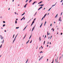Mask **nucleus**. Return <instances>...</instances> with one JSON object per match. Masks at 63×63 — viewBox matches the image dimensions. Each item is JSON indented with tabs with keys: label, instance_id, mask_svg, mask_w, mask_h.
Returning a JSON list of instances; mask_svg holds the SVG:
<instances>
[{
	"label": "nucleus",
	"instance_id": "nucleus-1",
	"mask_svg": "<svg viewBox=\"0 0 63 63\" xmlns=\"http://www.w3.org/2000/svg\"><path fill=\"white\" fill-rule=\"evenodd\" d=\"M0 37L1 39V40H3V39H4V38L2 37L1 35H0Z\"/></svg>",
	"mask_w": 63,
	"mask_h": 63
},
{
	"label": "nucleus",
	"instance_id": "nucleus-2",
	"mask_svg": "<svg viewBox=\"0 0 63 63\" xmlns=\"http://www.w3.org/2000/svg\"><path fill=\"white\" fill-rule=\"evenodd\" d=\"M61 17H60L59 19V21H61H61H62V20H61Z\"/></svg>",
	"mask_w": 63,
	"mask_h": 63
},
{
	"label": "nucleus",
	"instance_id": "nucleus-3",
	"mask_svg": "<svg viewBox=\"0 0 63 63\" xmlns=\"http://www.w3.org/2000/svg\"><path fill=\"white\" fill-rule=\"evenodd\" d=\"M16 37H15L14 40H13V43H12V44H13V43H14V42H15V40H16Z\"/></svg>",
	"mask_w": 63,
	"mask_h": 63
},
{
	"label": "nucleus",
	"instance_id": "nucleus-4",
	"mask_svg": "<svg viewBox=\"0 0 63 63\" xmlns=\"http://www.w3.org/2000/svg\"><path fill=\"white\" fill-rule=\"evenodd\" d=\"M34 22L32 21V23L31 25V26H32V25H33V23H34Z\"/></svg>",
	"mask_w": 63,
	"mask_h": 63
},
{
	"label": "nucleus",
	"instance_id": "nucleus-5",
	"mask_svg": "<svg viewBox=\"0 0 63 63\" xmlns=\"http://www.w3.org/2000/svg\"><path fill=\"white\" fill-rule=\"evenodd\" d=\"M41 37H40L39 38V40H40V41H41Z\"/></svg>",
	"mask_w": 63,
	"mask_h": 63
},
{
	"label": "nucleus",
	"instance_id": "nucleus-6",
	"mask_svg": "<svg viewBox=\"0 0 63 63\" xmlns=\"http://www.w3.org/2000/svg\"><path fill=\"white\" fill-rule=\"evenodd\" d=\"M43 2V1H42L38 3V4H41V3H42Z\"/></svg>",
	"mask_w": 63,
	"mask_h": 63
},
{
	"label": "nucleus",
	"instance_id": "nucleus-7",
	"mask_svg": "<svg viewBox=\"0 0 63 63\" xmlns=\"http://www.w3.org/2000/svg\"><path fill=\"white\" fill-rule=\"evenodd\" d=\"M42 25H43V23H42L41 25H40V28H41V27H42Z\"/></svg>",
	"mask_w": 63,
	"mask_h": 63
},
{
	"label": "nucleus",
	"instance_id": "nucleus-8",
	"mask_svg": "<svg viewBox=\"0 0 63 63\" xmlns=\"http://www.w3.org/2000/svg\"><path fill=\"white\" fill-rule=\"evenodd\" d=\"M27 26L25 27V28H24V29L23 30V31H24V30L25 29H26V27H27Z\"/></svg>",
	"mask_w": 63,
	"mask_h": 63
},
{
	"label": "nucleus",
	"instance_id": "nucleus-9",
	"mask_svg": "<svg viewBox=\"0 0 63 63\" xmlns=\"http://www.w3.org/2000/svg\"><path fill=\"white\" fill-rule=\"evenodd\" d=\"M34 29L35 28H34L33 27L32 28V31H33V30H34Z\"/></svg>",
	"mask_w": 63,
	"mask_h": 63
},
{
	"label": "nucleus",
	"instance_id": "nucleus-10",
	"mask_svg": "<svg viewBox=\"0 0 63 63\" xmlns=\"http://www.w3.org/2000/svg\"><path fill=\"white\" fill-rule=\"evenodd\" d=\"M47 23V21H46L45 23V24H44V26H45V25H46V23Z\"/></svg>",
	"mask_w": 63,
	"mask_h": 63
},
{
	"label": "nucleus",
	"instance_id": "nucleus-11",
	"mask_svg": "<svg viewBox=\"0 0 63 63\" xmlns=\"http://www.w3.org/2000/svg\"><path fill=\"white\" fill-rule=\"evenodd\" d=\"M25 16H24L23 17L22 19H21L20 20H21H21H22L23 19V18H24V17Z\"/></svg>",
	"mask_w": 63,
	"mask_h": 63
},
{
	"label": "nucleus",
	"instance_id": "nucleus-12",
	"mask_svg": "<svg viewBox=\"0 0 63 63\" xmlns=\"http://www.w3.org/2000/svg\"><path fill=\"white\" fill-rule=\"evenodd\" d=\"M29 40L28 41H27L26 42V44H27L28 43H29Z\"/></svg>",
	"mask_w": 63,
	"mask_h": 63
},
{
	"label": "nucleus",
	"instance_id": "nucleus-13",
	"mask_svg": "<svg viewBox=\"0 0 63 63\" xmlns=\"http://www.w3.org/2000/svg\"><path fill=\"white\" fill-rule=\"evenodd\" d=\"M36 18H35V19H34L33 20V22H35V21L36 20Z\"/></svg>",
	"mask_w": 63,
	"mask_h": 63
},
{
	"label": "nucleus",
	"instance_id": "nucleus-14",
	"mask_svg": "<svg viewBox=\"0 0 63 63\" xmlns=\"http://www.w3.org/2000/svg\"><path fill=\"white\" fill-rule=\"evenodd\" d=\"M42 59L41 58H40L39 59V61H40V60H42Z\"/></svg>",
	"mask_w": 63,
	"mask_h": 63
},
{
	"label": "nucleus",
	"instance_id": "nucleus-15",
	"mask_svg": "<svg viewBox=\"0 0 63 63\" xmlns=\"http://www.w3.org/2000/svg\"><path fill=\"white\" fill-rule=\"evenodd\" d=\"M54 61V58L53 59V61L51 63H53V61Z\"/></svg>",
	"mask_w": 63,
	"mask_h": 63
},
{
	"label": "nucleus",
	"instance_id": "nucleus-16",
	"mask_svg": "<svg viewBox=\"0 0 63 63\" xmlns=\"http://www.w3.org/2000/svg\"><path fill=\"white\" fill-rule=\"evenodd\" d=\"M6 26V25L4 24L3 25V27H4V26Z\"/></svg>",
	"mask_w": 63,
	"mask_h": 63
},
{
	"label": "nucleus",
	"instance_id": "nucleus-17",
	"mask_svg": "<svg viewBox=\"0 0 63 63\" xmlns=\"http://www.w3.org/2000/svg\"><path fill=\"white\" fill-rule=\"evenodd\" d=\"M25 14V12H24L23 14H22V15H21V16H23Z\"/></svg>",
	"mask_w": 63,
	"mask_h": 63
},
{
	"label": "nucleus",
	"instance_id": "nucleus-18",
	"mask_svg": "<svg viewBox=\"0 0 63 63\" xmlns=\"http://www.w3.org/2000/svg\"><path fill=\"white\" fill-rule=\"evenodd\" d=\"M44 5V4H41V5H40V6H43V5Z\"/></svg>",
	"mask_w": 63,
	"mask_h": 63
},
{
	"label": "nucleus",
	"instance_id": "nucleus-19",
	"mask_svg": "<svg viewBox=\"0 0 63 63\" xmlns=\"http://www.w3.org/2000/svg\"><path fill=\"white\" fill-rule=\"evenodd\" d=\"M37 2V1H35L33 2V3L35 4V3H36Z\"/></svg>",
	"mask_w": 63,
	"mask_h": 63
},
{
	"label": "nucleus",
	"instance_id": "nucleus-20",
	"mask_svg": "<svg viewBox=\"0 0 63 63\" xmlns=\"http://www.w3.org/2000/svg\"><path fill=\"white\" fill-rule=\"evenodd\" d=\"M45 42H46V41H44V43H43V45H45Z\"/></svg>",
	"mask_w": 63,
	"mask_h": 63
},
{
	"label": "nucleus",
	"instance_id": "nucleus-21",
	"mask_svg": "<svg viewBox=\"0 0 63 63\" xmlns=\"http://www.w3.org/2000/svg\"><path fill=\"white\" fill-rule=\"evenodd\" d=\"M2 44L1 45L0 47V48H1V47H2Z\"/></svg>",
	"mask_w": 63,
	"mask_h": 63
},
{
	"label": "nucleus",
	"instance_id": "nucleus-22",
	"mask_svg": "<svg viewBox=\"0 0 63 63\" xmlns=\"http://www.w3.org/2000/svg\"><path fill=\"white\" fill-rule=\"evenodd\" d=\"M37 14V12H36L35 14H34V16H35L36 15V14Z\"/></svg>",
	"mask_w": 63,
	"mask_h": 63
},
{
	"label": "nucleus",
	"instance_id": "nucleus-23",
	"mask_svg": "<svg viewBox=\"0 0 63 63\" xmlns=\"http://www.w3.org/2000/svg\"><path fill=\"white\" fill-rule=\"evenodd\" d=\"M18 28H19V27H16V29H18Z\"/></svg>",
	"mask_w": 63,
	"mask_h": 63
},
{
	"label": "nucleus",
	"instance_id": "nucleus-24",
	"mask_svg": "<svg viewBox=\"0 0 63 63\" xmlns=\"http://www.w3.org/2000/svg\"><path fill=\"white\" fill-rule=\"evenodd\" d=\"M15 23L16 24V23H17V21L16 20H15Z\"/></svg>",
	"mask_w": 63,
	"mask_h": 63
},
{
	"label": "nucleus",
	"instance_id": "nucleus-25",
	"mask_svg": "<svg viewBox=\"0 0 63 63\" xmlns=\"http://www.w3.org/2000/svg\"><path fill=\"white\" fill-rule=\"evenodd\" d=\"M31 1H32V0H30V1H29V2L30 3V2H31Z\"/></svg>",
	"mask_w": 63,
	"mask_h": 63
},
{
	"label": "nucleus",
	"instance_id": "nucleus-26",
	"mask_svg": "<svg viewBox=\"0 0 63 63\" xmlns=\"http://www.w3.org/2000/svg\"><path fill=\"white\" fill-rule=\"evenodd\" d=\"M46 15H47V14H45V15H44V16L45 17L46 16Z\"/></svg>",
	"mask_w": 63,
	"mask_h": 63
},
{
	"label": "nucleus",
	"instance_id": "nucleus-27",
	"mask_svg": "<svg viewBox=\"0 0 63 63\" xmlns=\"http://www.w3.org/2000/svg\"><path fill=\"white\" fill-rule=\"evenodd\" d=\"M27 1H28V0H26L25 1V2L26 3H27Z\"/></svg>",
	"mask_w": 63,
	"mask_h": 63
},
{
	"label": "nucleus",
	"instance_id": "nucleus-28",
	"mask_svg": "<svg viewBox=\"0 0 63 63\" xmlns=\"http://www.w3.org/2000/svg\"><path fill=\"white\" fill-rule=\"evenodd\" d=\"M4 39H3V41H2V44H3V43H4Z\"/></svg>",
	"mask_w": 63,
	"mask_h": 63
},
{
	"label": "nucleus",
	"instance_id": "nucleus-29",
	"mask_svg": "<svg viewBox=\"0 0 63 63\" xmlns=\"http://www.w3.org/2000/svg\"><path fill=\"white\" fill-rule=\"evenodd\" d=\"M26 5H24V8H26Z\"/></svg>",
	"mask_w": 63,
	"mask_h": 63
},
{
	"label": "nucleus",
	"instance_id": "nucleus-30",
	"mask_svg": "<svg viewBox=\"0 0 63 63\" xmlns=\"http://www.w3.org/2000/svg\"><path fill=\"white\" fill-rule=\"evenodd\" d=\"M32 40L31 42H30V43H32Z\"/></svg>",
	"mask_w": 63,
	"mask_h": 63
},
{
	"label": "nucleus",
	"instance_id": "nucleus-31",
	"mask_svg": "<svg viewBox=\"0 0 63 63\" xmlns=\"http://www.w3.org/2000/svg\"><path fill=\"white\" fill-rule=\"evenodd\" d=\"M48 31L47 32V36H48Z\"/></svg>",
	"mask_w": 63,
	"mask_h": 63
},
{
	"label": "nucleus",
	"instance_id": "nucleus-32",
	"mask_svg": "<svg viewBox=\"0 0 63 63\" xmlns=\"http://www.w3.org/2000/svg\"><path fill=\"white\" fill-rule=\"evenodd\" d=\"M5 21H3V23H5Z\"/></svg>",
	"mask_w": 63,
	"mask_h": 63
},
{
	"label": "nucleus",
	"instance_id": "nucleus-33",
	"mask_svg": "<svg viewBox=\"0 0 63 63\" xmlns=\"http://www.w3.org/2000/svg\"><path fill=\"white\" fill-rule=\"evenodd\" d=\"M25 37H26V36H25L24 37H23V39H24L25 38Z\"/></svg>",
	"mask_w": 63,
	"mask_h": 63
},
{
	"label": "nucleus",
	"instance_id": "nucleus-34",
	"mask_svg": "<svg viewBox=\"0 0 63 63\" xmlns=\"http://www.w3.org/2000/svg\"><path fill=\"white\" fill-rule=\"evenodd\" d=\"M41 53H43V51H40V54H41Z\"/></svg>",
	"mask_w": 63,
	"mask_h": 63
},
{
	"label": "nucleus",
	"instance_id": "nucleus-35",
	"mask_svg": "<svg viewBox=\"0 0 63 63\" xmlns=\"http://www.w3.org/2000/svg\"><path fill=\"white\" fill-rule=\"evenodd\" d=\"M46 37H47V36H46V35H45V37H44V38H46Z\"/></svg>",
	"mask_w": 63,
	"mask_h": 63
},
{
	"label": "nucleus",
	"instance_id": "nucleus-36",
	"mask_svg": "<svg viewBox=\"0 0 63 63\" xmlns=\"http://www.w3.org/2000/svg\"><path fill=\"white\" fill-rule=\"evenodd\" d=\"M43 57H44V56H42L41 57V58L42 59V58H43Z\"/></svg>",
	"mask_w": 63,
	"mask_h": 63
},
{
	"label": "nucleus",
	"instance_id": "nucleus-37",
	"mask_svg": "<svg viewBox=\"0 0 63 63\" xmlns=\"http://www.w3.org/2000/svg\"><path fill=\"white\" fill-rule=\"evenodd\" d=\"M42 8H43V7L42 6H41L40 8L41 9H42Z\"/></svg>",
	"mask_w": 63,
	"mask_h": 63
},
{
	"label": "nucleus",
	"instance_id": "nucleus-38",
	"mask_svg": "<svg viewBox=\"0 0 63 63\" xmlns=\"http://www.w3.org/2000/svg\"><path fill=\"white\" fill-rule=\"evenodd\" d=\"M62 34H63V33H62L61 32V35H62Z\"/></svg>",
	"mask_w": 63,
	"mask_h": 63
},
{
	"label": "nucleus",
	"instance_id": "nucleus-39",
	"mask_svg": "<svg viewBox=\"0 0 63 63\" xmlns=\"http://www.w3.org/2000/svg\"><path fill=\"white\" fill-rule=\"evenodd\" d=\"M62 13H63V12H62L61 13V16H62Z\"/></svg>",
	"mask_w": 63,
	"mask_h": 63
},
{
	"label": "nucleus",
	"instance_id": "nucleus-40",
	"mask_svg": "<svg viewBox=\"0 0 63 63\" xmlns=\"http://www.w3.org/2000/svg\"><path fill=\"white\" fill-rule=\"evenodd\" d=\"M41 9L40 8H39L38 9V11H39V10H40Z\"/></svg>",
	"mask_w": 63,
	"mask_h": 63
},
{
	"label": "nucleus",
	"instance_id": "nucleus-41",
	"mask_svg": "<svg viewBox=\"0 0 63 63\" xmlns=\"http://www.w3.org/2000/svg\"><path fill=\"white\" fill-rule=\"evenodd\" d=\"M28 4V3H27L26 4H25V5L26 6H27V5Z\"/></svg>",
	"mask_w": 63,
	"mask_h": 63
},
{
	"label": "nucleus",
	"instance_id": "nucleus-42",
	"mask_svg": "<svg viewBox=\"0 0 63 63\" xmlns=\"http://www.w3.org/2000/svg\"><path fill=\"white\" fill-rule=\"evenodd\" d=\"M31 19H30V21H29V22H30V21H31Z\"/></svg>",
	"mask_w": 63,
	"mask_h": 63
},
{
	"label": "nucleus",
	"instance_id": "nucleus-43",
	"mask_svg": "<svg viewBox=\"0 0 63 63\" xmlns=\"http://www.w3.org/2000/svg\"><path fill=\"white\" fill-rule=\"evenodd\" d=\"M58 16V14H57V15H56V16H57H57Z\"/></svg>",
	"mask_w": 63,
	"mask_h": 63
},
{
	"label": "nucleus",
	"instance_id": "nucleus-44",
	"mask_svg": "<svg viewBox=\"0 0 63 63\" xmlns=\"http://www.w3.org/2000/svg\"><path fill=\"white\" fill-rule=\"evenodd\" d=\"M51 38H52V35H51L50 37V39H51Z\"/></svg>",
	"mask_w": 63,
	"mask_h": 63
},
{
	"label": "nucleus",
	"instance_id": "nucleus-45",
	"mask_svg": "<svg viewBox=\"0 0 63 63\" xmlns=\"http://www.w3.org/2000/svg\"><path fill=\"white\" fill-rule=\"evenodd\" d=\"M54 31V29H53V31Z\"/></svg>",
	"mask_w": 63,
	"mask_h": 63
},
{
	"label": "nucleus",
	"instance_id": "nucleus-46",
	"mask_svg": "<svg viewBox=\"0 0 63 63\" xmlns=\"http://www.w3.org/2000/svg\"><path fill=\"white\" fill-rule=\"evenodd\" d=\"M48 59H47V61H48Z\"/></svg>",
	"mask_w": 63,
	"mask_h": 63
},
{
	"label": "nucleus",
	"instance_id": "nucleus-47",
	"mask_svg": "<svg viewBox=\"0 0 63 63\" xmlns=\"http://www.w3.org/2000/svg\"><path fill=\"white\" fill-rule=\"evenodd\" d=\"M0 18H2V16H0Z\"/></svg>",
	"mask_w": 63,
	"mask_h": 63
},
{
	"label": "nucleus",
	"instance_id": "nucleus-48",
	"mask_svg": "<svg viewBox=\"0 0 63 63\" xmlns=\"http://www.w3.org/2000/svg\"><path fill=\"white\" fill-rule=\"evenodd\" d=\"M49 44V42H48V41L47 44V45H48V44Z\"/></svg>",
	"mask_w": 63,
	"mask_h": 63
},
{
	"label": "nucleus",
	"instance_id": "nucleus-49",
	"mask_svg": "<svg viewBox=\"0 0 63 63\" xmlns=\"http://www.w3.org/2000/svg\"><path fill=\"white\" fill-rule=\"evenodd\" d=\"M45 16H44L43 17V18H45Z\"/></svg>",
	"mask_w": 63,
	"mask_h": 63
},
{
	"label": "nucleus",
	"instance_id": "nucleus-50",
	"mask_svg": "<svg viewBox=\"0 0 63 63\" xmlns=\"http://www.w3.org/2000/svg\"><path fill=\"white\" fill-rule=\"evenodd\" d=\"M23 19V20H25V17H24Z\"/></svg>",
	"mask_w": 63,
	"mask_h": 63
},
{
	"label": "nucleus",
	"instance_id": "nucleus-51",
	"mask_svg": "<svg viewBox=\"0 0 63 63\" xmlns=\"http://www.w3.org/2000/svg\"><path fill=\"white\" fill-rule=\"evenodd\" d=\"M43 19H44V18L43 17H42V18L41 20H42Z\"/></svg>",
	"mask_w": 63,
	"mask_h": 63
},
{
	"label": "nucleus",
	"instance_id": "nucleus-52",
	"mask_svg": "<svg viewBox=\"0 0 63 63\" xmlns=\"http://www.w3.org/2000/svg\"><path fill=\"white\" fill-rule=\"evenodd\" d=\"M50 26H52V24H51Z\"/></svg>",
	"mask_w": 63,
	"mask_h": 63
},
{
	"label": "nucleus",
	"instance_id": "nucleus-53",
	"mask_svg": "<svg viewBox=\"0 0 63 63\" xmlns=\"http://www.w3.org/2000/svg\"><path fill=\"white\" fill-rule=\"evenodd\" d=\"M62 1H63V0H62L61 1V2H62Z\"/></svg>",
	"mask_w": 63,
	"mask_h": 63
},
{
	"label": "nucleus",
	"instance_id": "nucleus-54",
	"mask_svg": "<svg viewBox=\"0 0 63 63\" xmlns=\"http://www.w3.org/2000/svg\"><path fill=\"white\" fill-rule=\"evenodd\" d=\"M31 37H32V35H31L30 36V37L31 38Z\"/></svg>",
	"mask_w": 63,
	"mask_h": 63
},
{
	"label": "nucleus",
	"instance_id": "nucleus-55",
	"mask_svg": "<svg viewBox=\"0 0 63 63\" xmlns=\"http://www.w3.org/2000/svg\"><path fill=\"white\" fill-rule=\"evenodd\" d=\"M6 30H4V32H6Z\"/></svg>",
	"mask_w": 63,
	"mask_h": 63
},
{
	"label": "nucleus",
	"instance_id": "nucleus-56",
	"mask_svg": "<svg viewBox=\"0 0 63 63\" xmlns=\"http://www.w3.org/2000/svg\"><path fill=\"white\" fill-rule=\"evenodd\" d=\"M35 26H36V25H35V26H34V27L33 28H35Z\"/></svg>",
	"mask_w": 63,
	"mask_h": 63
},
{
	"label": "nucleus",
	"instance_id": "nucleus-57",
	"mask_svg": "<svg viewBox=\"0 0 63 63\" xmlns=\"http://www.w3.org/2000/svg\"><path fill=\"white\" fill-rule=\"evenodd\" d=\"M53 30V28H52V29L51 30Z\"/></svg>",
	"mask_w": 63,
	"mask_h": 63
},
{
	"label": "nucleus",
	"instance_id": "nucleus-58",
	"mask_svg": "<svg viewBox=\"0 0 63 63\" xmlns=\"http://www.w3.org/2000/svg\"><path fill=\"white\" fill-rule=\"evenodd\" d=\"M34 4H35L34 2L33 3H32V5H34Z\"/></svg>",
	"mask_w": 63,
	"mask_h": 63
},
{
	"label": "nucleus",
	"instance_id": "nucleus-59",
	"mask_svg": "<svg viewBox=\"0 0 63 63\" xmlns=\"http://www.w3.org/2000/svg\"><path fill=\"white\" fill-rule=\"evenodd\" d=\"M16 20H18V19H17V18L16 19Z\"/></svg>",
	"mask_w": 63,
	"mask_h": 63
},
{
	"label": "nucleus",
	"instance_id": "nucleus-60",
	"mask_svg": "<svg viewBox=\"0 0 63 63\" xmlns=\"http://www.w3.org/2000/svg\"><path fill=\"white\" fill-rule=\"evenodd\" d=\"M53 5V6H55V4Z\"/></svg>",
	"mask_w": 63,
	"mask_h": 63
},
{
	"label": "nucleus",
	"instance_id": "nucleus-61",
	"mask_svg": "<svg viewBox=\"0 0 63 63\" xmlns=\"http://www.w3.org/2000/svg\"><path fill=\"white\" fill-rule=\"evenodd\" d=\"M61 58V56H60V59Z\"/></svg>",
	"mask_w": 63,
	"mask_h": 63
},
{
	"label": "nucleus",
	"instance_id": "nucleus-62",
	"mask_svg": "<svg viewBox=\"0 0 63 63\" xmlns=\"http://www.w3.org/2000/svg\"><path fill=\"white\" fill-rule=\"evenodd\" d=\"M45 9H46V8H44V9H43V10H45Z\"/></svg>",
	"mask_w": 63,
	"mask_h": 63
},
{
	"label": "nucleus",
	"instance_id": "nucleus-63",
	"mask_svg": "<svg viewBox=\"0 0 63 63\" xmlns=\"http://www.w3.org/2000/svg\"><path fill=\"white\" fill-rule=\"evenodd\" d=\"M50 9H49L48 10V11H50Z\"/></svg>",
	"mask_w": 63,
	"mask_h": 63
},
{
	"label": "nucleus",
	"instance_id": "nucleus-64",
	"mask_svg": "<svg viewBox=\"0 0 63 63\" xmlns=\"http://www.w3.org/2000/svg\"><path fill=\"white\" fill-rule=\"evenodd\" d=\"M31 38V37H30L29 38V39H30Z\"/></svg>",
	"mask_w": 63,
	"mask_h": 63
}]
</instances>
